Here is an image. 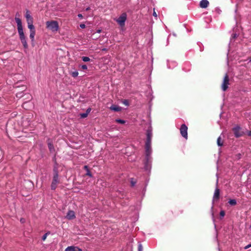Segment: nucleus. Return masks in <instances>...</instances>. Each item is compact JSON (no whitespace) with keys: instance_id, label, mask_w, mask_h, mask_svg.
<instances>
[{"instance_id":"1","label":"nucleus","mask_w":251,"mask_h":251,"mask_svg":"<svg viewBox=\"0 0 251 251\" xmlns=\"http://www.w3.org/2000/svg\"><path fill=\"white\" fill-rule=\"evenodd\" d=\"M152 129L151 126H150L147 130L146 136L147 140L145 143V162L144 168L146 171L150 170L151 168V163L152 157L151 154L152 149L151 147V138L152 136Z\"/></svg>"},{"instance_id":"2","label":"nucleus","mask_w":251,"mask_h":251,"mask_svg":"<svg viewBox=\"0 0 251 251\" xmlns=\"http://www.w3.org/2000/svg\"><path fill=\"white\" fill-rule=\"evenodd\" d=\"M15 20L17 25V29L21 42L23 44L24 49H27L28 48V44L27 43L26 37L23 31L21 20L20 18L17 17H15Z\"/></svg>"},{"instance_id":"3","label":"nucleus","mask_w":251,"mask_h":251,"mask_svg":"<svg viewBox=\"0 0 251 251\" xmlns=\"http://www.w3.org/2000/svg\"><path fill=\"white\" fill-rule=\"evenodd\" d=\"M46 27L53 32H56L59 29L58 23L56 21H48L46 22Z\"/></svg>"},{"instance_id":"4","label":"nucleus","mask_w":251,"mask_h":251,"mask_svg":"<svg viewBox=\"0 0 251 251\" xmlns=\"http://www.w3.org/2000/svg\"><path fill=\"white\" fill-rule=\"evenodd\" d=\"M127 19V15L126 13H122L120 16L115 21L118 23L121 26H123L125 25V22Z\"/></svg>"},{"instance_id":"5","label":"nucleus","mask_w":251,"mask_h":251,"mask_svg":"<svg viewBox=\"0 0 251 251\" xmlns=\"http://www.w3.org/2000/svg\"><path fill=\"white\" fill-rule=\"evenodd\" d=\"M59 183V175H53L51 184V190H54L57 187V184Z\"/></svg>"},{"instance_id":"6","label":"nucleus","mask_w":251,"mask_h":251,"mask_svg":"<svg viewBox=\"0 0 251 251\" xmlns=\"http://www.w3.org/2000/svg\"><path fill=\"white\" fill-rule=\"evenodd\" d=\"M229 77L227 74H226L224 78L222 84V89L223 91H226L228 88L229 85Z\"/></svg>"},{"instance_id":"7","label":"nucleus","mask_w":251,"mask_h":251,"mask_svg":"<svg viewBox=\"0 0 251 251\" xmlns=\"http://www.w3.org/2000/svg\"><path fill=\"white\" fill-rule=\"evenodd\" d=\"M241 129L239 126H236L232 128L234 136L236 138H239L243 135L244 133L241 131Z\"/></svg>"},{"instance_id":"8","label":"nucleus","mask_w":251,"mask_h":251,"mask_svg":"<svg viewBox=\"0 0 251 251\" xmlns=\"http://www.w3.org/2000/svg\"><path fill=\"white\" fill-rule=\"evenodd\" d=\"M187 126L185 124H182L180 128V132L181 136L185 139L188 138Z\"/></svg>"},{"instance_id":"9","label":"nucleus","mask_w":251,"mask_h":251,"mask_svg":"<svg viewBox=\"0 0 251 251\" xmlns=\"http://www.w3.org/2000/svg\"><path fill=\"white\" fill-rule=\"evenodd\" d=\"M219 197H220V189L217 187H216V188H215V190L213 197V200H212L213 203L214 202V201L218 200L219 199Z\"/></svg>"},{"instance_id":"10","label":"nucleus","mask_w":251,"mask_h":251,"mask_svg":"<svg viewBox=\"0 0 251 251\" xmlns=\"http://www.w3.org/2000/svg\"><path fill=\"white\" fill-rule=\"evenodd\" d=\"M66 217L70 220L75 219V212L73 210H69Z\"/></svg>"},{"instance_id":"11","label":"nucleus","mask_w":251,"mask_h":251,"mask_svg":"<svg viewBox=\"0 0 251 251\" xmlns=\"http://www.w3.org/2000/svg\"><path fill=\"white\" fill-rule=\"evenodd\" d=\"M82 249L76 246H69L68 247L65 251H82Z\"/></svg>"},{"instance_id":"12","label":"nucleus","mask_w":251,"mask_h":251,"mask_svg":"<svg viewBox=\"0 0 251 251\" xmlns=\"http://www.w3.org/2000/svg\"><path fill=\"white\" fill-rule=\"evenodd\" d=\"M209 5V1L207 0H202L200 2V6L201 8H205Z\"/></svg>"},{"instance_id":"13","label":"nucleus","mask_w":251,"mask_h":251,"mask_svg":"<svg viewBox=\"0 0 251 251\" xmlns=\"http://www.w3.org/2000/svg\"><path fill=\"white\" fill-rule=\"evenodd\" d=\"M109 108L110 110L116 112H119L121 110V107L116 105H112Z\"/></svg>"},{"instance_id":"14","label":"nucleus","mask_w":251,"mask_h":251,"mask_svg":"<svg viewBox=\"0 0 251 251\" xmlns=\"http://www.w3.org/2000/svg\"><path fill=\"white\" fill-rule=\"evenodd\" d=\"M53 175H59L58 167L57 163H55L54 165L53 168Z\"/></svg>"},{"instance_id":"15","label":"nucleus","mask_w":251,"mask_h":251,"mask_svg":"<svg viewBox=\"0 0 251 251\" xmlns=\"http://www.w3.org/2000/svg\"><path fill=\"white\" fill-rule=\"evenodd\" d=\"M28 28L30 29V32L34 31H35L34 26L33 25V21H31L27 23Z\"/></svg>"},{"instance_id":"16","label":"nucleus","mask_w":251,"mask_h":251,"mask_svg":"<svg viewBox=\"0 0 251 251\" xmlns=\"http://www.w3.org/2000/svg\"><path fill=\"white\" fill-rule=\"evenodd\" d=\"M49 141H50V140L49 139L48 143V147H49L50 151L51 152H53L54 151V148L53 144L52 143H51Z\"/></svg>"},{"instance_id":"17","label":"nucleus","mask_w":251,"mask_h":251,"mask_svg":"<svg viewBox=\"0 0 251 251\" xmlns=\"http://www.w3.org/2000/svg\"><path fill=\"white\" fill-rule=\"evenodd\" d=\"M22 87H23L22 91H25L26 89V87L25 86L22 85ZM23 92L17 93V94H16V97L17 98H20L22 97H23Z\"/></svg>"},{"instance_id":"18","label":"nucleus","mask_w":251,"mask_h":251,"mask_svg":"<svg viewBox=\"0 0 251 251\" xmlns=\"http://www.w3.org/2000/svg\"><path fill=\"white\" fill-rule=\"evenodd\" d=\"M84 168L87 172L86 175L88 176H90L91 177H92V175L88 167L87 166L85 165V166H84Z\"/></svg>"},{"instance_id":"19","label":"nucleus","mask_w":251,"mask_h":251,"mask_svg":"<svg viewBox=\"0 0 251 251\" xmlns=\"http://www.w3.org/2000/svg\"><path fill=\"white\" fill-rule=\"evenodd\" d=\"M35 35V31H32L30 32L29 37L32 43L34 41V36Z\"/></svg>"},{"instance_id":"20","label":"nucleus","mask_w":251,"mask_h":251,"mask_svg":"<svg viewBox=\"0 0 251 251\" xmlns=\"http://www.w3.org/2000/svg\"><path fill=\"white\" fill-rule=\"evenodd\" d=\"M25 18L26 19V21H27V23L29 22L30 21V20L33 21L32 17L28 13V11L26 12V13L25 15Z\"/></svg>"},{"instance_id":"21","label":"nucleus","mask_w":251,"mask_h":251,"mask_svg":"<svg viewBox=\"0 0 251 251\" xmlns=\"http://www.w3.org/2000/svg\"><path fill=\"white\" fill-rule=\"evenodd\" d=\"M228 202L231 206H234L237 204V201L235 199H230Z\"/></svg>"},{"instance_id":"22","label":"nucleus","mask_w":251,"mask_h":251,"mask_svg":"<svg viewBox=\"0 0 251 251\" xmlns=\"http://www.w3.org/2000/svg\"><path fill=\"white\" fill-rule=\"evenodd\" d=\"M217 145L218 146L221 147L223 145V142L221 141V138L220 136H219L217 139Z\"/></svg>"},{"instance_id":"23","label":"nucleus","mask_w":251,"mask_h":251,"mask_svg":"<svg viewBox=\"0 0 251 251\" xmlns=\"http://www.w3.org/2000/svg\"><path fill=\"white\" fill-rule=\"evenodd\" d=\"M71 75L73 77H76L78 76V73L77 71H74V72H71Z\"/></svg>"},{"instance_id":"24","label":"nucleus","mask_w":251,"mask_h":251,"mask_svg":"<svg viewBox=\"0 0 251 251\" xmlns=\"http://www.w3.org/2000/svg\"><path fill=\"white\" fill-rule=\"evenodd\" d=\"M116 122L117 123H119L121 124H124L126 123V121L120 119H116L115 120Z\"/></svg>"},{"instance_id":"25","label":"nucleus","mask_w":251,"mask_h":251,"mask_svg":"<svg viewBox=\"0 0 251 251\" xmlns=\"http://www.w3.org/2000/svg\"><path fill=\"white\" fill-rule=\"evenodd\" d=\"M82 60L84 61V62H88L90 60V59L89 58V57H87V56H82Z\"/></svg>"},{"instance_id":"26","label":"nucleus","mask_w":251,"mask_h":251,"mask_svg":"<svg viewBox=\"0 0 251 251\" xmlns=\"http://www.w3.org/2000/svg\"><path fill=\"white\" fill-rule=\"evenodd\" d=\"M143 246L141 243H138V251H143Z\"/></svg>"},{"instance_id":"27","label":"nucleus","mask_w":251,"mask_h":251,"mask_svg":"<svg viewBox=\"0 0 251 251\" xmlns=\"http://www.w3.org/2000/svg\"><path fill=\"white\" fill-rule=\"evenodd\" d=\"M87 116H88V114L86 112L83 113H81L80 114V117L81 118H85L87 117Z\"/></svg>"},{"instance_id":"28","label":"nucleus","mask_w":251,"mask_h":251,"mask_svg":"<svg viewBox=\"0 0 251 251\" xmlns=\"http://www.w3.org/2000/svg\"><path fill=\"white\" fill-rule=\"evenodd\" d=\"M130 183H131V186H132V187H133L135 185L136 181L134 180L133 178H131L130 179Z\"/></svg>"},{"instance_id":"29","label":"nucleus","mask_w":251,"mask_h":251,"mask_svg":"<svg viewBox=\"0 0 251 251\" xmlns=\"http://www.w3.org/2000/svg\"><path fill=\"white\" fill-rule=\"evenodd\" d=\"M225 215V212L224 210H221L220 213V216L221 218H223Z\"/></svg>"},{"instance_id":"30","label":"nucleus","mask_w":251,"mask_h":251,"mask_svg":"<svg viewBox=\"0 0 251 251\" xmlns=\"http://www.w3.org/2000/svg\"><path fill=\"white\" fill-rule=\"evenodd\" d=\"M171 63H172L173 65H174V66H176V62H169L168 63V64L169 68H171Z\"/></svg>"},{"instance_id":"31","label":"nucleus","mask_w":251,"mask_h":251,"mask_svg":"<svg viewBox=\"0 0 251 251\" xmlns=\"http://www.w3.org/2000/svg\"><path fill=\"white\" fill-rule=\"evenodd\" d=\"M49 233H45L43 236H42V240L43 241H45L46 240V239L47 238V237L48 236V235L49 234Z\"/></svg>"},{"instance_id":"32","label":"nucleus","mask_w":251,"mask_h":251,"mask_svg":"<svg viewBox=\"0 0 251 251\" xmlns=\"http://www.w3.org/2000/svg\"><path fill=\"white\" fill-rule=\"evenodd\" d=\"M81 68L82 70H87V66L86 65H82L81 66Z\"/></svg>"},{"instance_id":"33","label":"nucleus","mask_w":251,"mask_h":251,"mask_svg":"<svg viewBox=\"0 0 251 251\" xmlns=\"http://www.w3.org/2000/svg\"><path fill=\"white\" fill-rule=\"evenodd\" d=\"M80 27L81 28H85L86 26H85V25L84 24H81L80 25H79Z\"/></svg>"},{"instance_id":"34","label":"nucleus","mask_w":251,"mask_h":251,"mask_svg":"<svg viewBox=\"0 0 251 251\" xmlns=\"http://www.w3.org/2000/svg\"><path fill=\"white\" fill-rule=\"evenodd\" d=\"M251 247V244H249L244 247V249L247 250L249 248Z\"/></svg>"},{"instance_id":"35","label":"nucleus","mask_w":251,"mask_h":251,"mask_svg":"<svg viewBox=\"0 0 251 251\" xmlns=\"http://www.w3.org/2000/svg\"><path fill=\"white\" fill-rule=\"evenodd\" d=\"M91 110V109L90 108H88L86 110V113H87V114L88 115V114L90 112Z\"/></svg>"},{"instance_id":"36","label":"nucleus","mask_w":251,"mask_h":251,"mask_svg":"<svg viewBox=\"0 0 251 251\" xmlns=\"http://www.w3.org/2000/svg\"><path fill=\"white\" fill-rule=\"evenodd\" d=\"M19 83H20V82H18L17 83L15 84V86H14V87H15V88H18V87H20V85H18V84Z\"/></svg>"},{"instance_id":"37","label":"nucleus","mask_w":251,"mask_h":251,"mask_svg":"<svg viewBox=\"0 0 251 251\" xmlns=\"http://www.w3.org/2000/svg\"><path fill=\"white\" fill-rule=\"evenodd\" d=\"M77 16H78V17L80 19H82L83 18L82 15L81 14H78Z\"/></svg>"},{"instance_id":"38","label":"nucleus","mask_w":251,"mask_h":251,"mask_svg":"<svg viewBox=\"0 0 251 251\" xmlns=\"http://www.w3.org/2000/svg\"><path fill=\"white\" fill-rule=\"evenodd\" d=\"M153 16L155 17H157V14L154 11L153 13Z\"/></svg>"},{"instance_id":"39","label":"nucleus","mask_w":251,"mask_h":251,"mask_svg":"<svg viewBox=\"0 0 251 251\" xmlns=\"http://www.w3.org/2000/svg\"><path fill=\"white\" fill-rule=\"evenodd\" d=\"M237 36V35L236 34H234L232 35V38H236Z\"/></svg>"},{"instance_id":"40","label":"nucleus","mask_w":251,"mask_h":251,"mask_svg":"<svg viewBox=\"0 0 251 251\" xmlns=\"http://www.w3.org/2000/svg\"><path fill=\"white\" fill-rule=\"evenodd\" d=\"M248 136H251V131H250L248 132Z\"/></svg>"},{"instance_id":"41","label":"nucleus","mask_w":251,"mask_h":251,"mask_svg":"<svg viewBox=\"0 0 251 251\" xmlns=\"http://www.w3.org/2000/svg\"><path fill=\"white\" fill-rule=\"evenodd\" d=\"M90 8L89 7H87V8H86L85 10L87 11L89 10H90Z\"/></svg>"},{"instance_id":"42","label":"nucleus","mask_w":251,"mask_h":251,"mask_svg":"<svg viewBox=\"0 0 251 251\" xmlns=\"http://www.w3.org/2000/svg\"><path fill=\"white\" fill-rule=\"evenodd\" d=\"M21 222L23 223L24 222V219H21Z\"/></svg>"},{"instance_id":"43","label":"nucleus","mask_w":251,"mask_h":251,"mask_svg":"<svg viewBox=\"0 0 251 251\" xmlns=\"http://www.w3.org/2000/svg\"><path fill=\"white\" fill-rule=\"evenodd\" d=\"M100 32H101V30H100V29H99V30H98L97 31V32H98V33H100Z\"/></svg>"},{"instance_id":"44","label":"nucleus","mask_w":251,"mask_h":251,"mask_svg":"<svg viewBox=\"0 0 251 251\" xmlns=\"http://www.w3.org/2000/svg\"><path fill=\"white\" fill-rule=\"evenodd\" d=\"M248 60H249V62H251V57L249 58Z\"/></svg>"},{"instance_id":"45","label":"nucleus","mask_w":251,"mask_h":251,"mask_svg":"<svg viewBox=\"0 0 251 251\" xmlns=\"http://www.w3.org/2000/svg\"><path fill=\"white\" fill-rule=\"evenodd\" d=\"M218 178H217V180H216V185H217L218 184Z\"/></svg>"},{"instance_id":"46","label":"nucleus","mask_w":251,"mask_h":251,"mask_svg":"<svg viewBox=\"0 0 251 251\" xmlns=\"http://www.w3.org/2000/svg\"><path fill=\"white\" fill-rule=\"evenodd\" d=\"M124 103H125V104H127V102L126 101H125L124 102Z\"/></svg>"},{"instance_id":"47","label":"nucleus","mask_w":251,"mask_h":251,"mask_svg":"<svg viewBox=\"0 0 251 251\" xmlns=\"http://www.w3.org/2000/svg\"><path fill=\"white\" fill-rule=\"evenodd\" d=\"M213 205H212L211 209H213Z\"/></svg>"},{"instance_id":"48","label":"nucleus","mask_w":251,"mask_h":251,"mask_svg":"<svg viewBox=\"0 0 251 251\" xmlns=\"http://www.w3.org/2000/svg\"><path fill=\"white\" fill-rule=\"evenodd\" d=\"M250 228H251V225L250 226Z\"/></svg>"}]
</instances>
